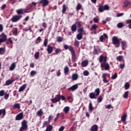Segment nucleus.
<instances>
[{
  "label": "nucleus",
  "instance_id": "1",
  "mask_svg": "<svg viewBox=\"0 0 131 131\" xmlns=\"http://www.w3.org/2000/svg\"><path fill=\"white\" fill-rule=\"evenodd\" d=\"M100 95V89L97 88L95 90L94 92H92L90 93L89 97L90 99H97V97H98Z\"/></svg>",
  "mask_w": 131,
  "mask_h": 131
},
{
  "label": "nucleus",
  "instance_id": "2",
  "mask_svg": "<svg viewBox=\"0 0 131 131\" xmlns=\"http://www.w3.org/2000/svg\"><path fill=\"white\" fill-rule=\"evenodd\" d=\"M27 121L23 120L21 122V126L19 128V131L27 130L28 129V125H27Z\"/></svg>",
  "mask_w": 131,
  "mask_h": 131
},
{
  "label": "nucleus",
  "instance_id": "3",
  "mask_svg": "<svg viewBox=\"0 0 131 131\" xmlns=\"http://www.w3.org/2000/svg\"><path fill=\"white\" fill-rule=\"evenodd\" d=\"M120 39H118L117 37L116 36H114L112 38V41L114 43L116 47V48H118L120 45Z\"/></svg>",
  "mask_w": 131,
  "mask_h": 131
},
{
  "label": "nucleus",
  "instance_id": "4",
  "mask_svg": "<svg viewBox=\"0 0 131 131\" xmlns=\"http://www.w3.org/2000/svg\"><path fill=\"white\" fill-rule=\"evenodd\" d=\"M107 76L109 78H110V74L109 73H103L102 75V81L104 82V83H107V82H109V80H107Z\"/></svg>",
  "mask_w": 131,
  "mask_h": 131
},
{
  "label": "nucleus",
  "instance_id": "5",
  "mask_svg": "<svg viewBox=\"0 0 131 131\" xmlns=\"http://www.w3.org/2000/svg\"><path fill=\"white\" fill-rule=\"evenodd\" d=\"M101 68H104V70H110V66L109 65V63L108 62H102L101 64Z\"/></svg>",
  "mask_w": 131,
  "mask_h": 131
},
{
  "label": "nucleus",
  "instance_id": "6",
  "mask_svg": "<svg viewBox=\"0 0 131 131\" xmlns=\"http://www.w3.org/2000/svg\"><path fill=\"white\" fill-rule=\"evenodd\" d=\"M21 18H22V16L20 15H15L12 17L11 21L12 22H17V21H19Z\"/></svg>",
  "mask_w": 131,
  "mask_h": 131
},
{
  "label": "nucleus",
  "instance_id": "7",
  "mask_svg": "<svg viewBox=\"0 0 131 131\" xmlns=\"http://www.w3.org/2000/svg\"><path fill=\"white\" fill-rule=\"evenodd\" d=\"M60 100H61V95L57 94L56 95V97H55L51 100V102H52V103H57V102L60 101Z\"/></svg>",
  "mask_w": 131,
  "mask_h": 131
},
{
  "label": "nucleus",
  "instance_id": "8",
  "mask_svg": "<svg viewBox=\"0 0 131 131\" xmlns=\"http://www.w3.org/2000/svg\"><path fill=\"white\" fill-rule=\"evenodd\" d=\"M100 63H105L107 62V57L103 55H100L99 57V60Z\"/></svg>",
  "mask_w": 131,
  "mask_h": 131
},
{
  "label": "nucleus",
  "instance_id": "9",
  "mask_svg": "<svg viewBox=\"0 0 131 131\" xmlns=\"http://www.w3.org/2000/svg\"><path fill=\"white\" fill-rule=\"evenodd\" d=\"M23 119V113L17 114L15 117V120H22Z\"/></svg>",
  "mask_w": 131,
  "mask_h": 131
},
{
  "label": "nucleus",
  "instance_id": "10",
  "mask_svg": "<svg viewBox=\"0 0 131 131\" xmlns=\"http://www.w3.org/2000/svg\"><path fill=\"white\" fill-rule=\"evenodd\" d=\"M39 4H42V7H46V6H48L49 4L48 0H40L39 2Z\"/></svg>",
  "mask_w": 131,
  "mask_h": 131
},
{
  "label": "nucleus",
  "instance_id": "11",
  "mask_svg": "<svg viewBox=\"0 0 131 131\" xmlns=\"http://www.w3.org/2000/svg\"><path fill=\"white\" fill-rule=\"evenodd\" d=\"M14 81H15V79H9L6 80L5 85H10V84H12Z\"/></svg>",
  "mask_w": 131,
  "mask_h": 131
},
{
  "label": "nucleus",
  "instance_id": "12",
  "mask_svg": "<svg viewBox=\"0 0 131 131\" xmlns=\"http://www.w3.org/2000/svg\"><path fill=\"white\" fill-rule=\"evenodd\" d=\"M78 89V84H76L72 86L71 87L68 88L69 91H72V92H74V91H76V90H77Z\"/></svg>",
  "mask_w": 131,
  "mask_h": 131
},
{
  "label": "nucleus",
  "instance_id": "13",
  "mask_svg": "<svg viewBox=\"0 0 131 131\" xmlns=\"http://www.w3.org/2000/svg\"><path fill=\"white\" fill-rule=\"evenodd\" d=\"M16 13L18 15H21L24 14V13H27V12L25 9H20L16 10Z\"/></svg>",
  "mask_w": 131,
  "mask_h": 131
},
{
  "label": "nucleus",
  "instance_id": "14",
  "mask_svg": "<svg viewBox=\"0 0 131 131\" xmlns=\"http://www.w3.org/2000/svg\"><path fill=\"white\" fill-rule=\"evenodd\" d=\"M71 53L72 54V61H73V62H75V61L76 60V55H75L74 50L71 51Z\"/></svg>",
  "mask_w": 131,
  "mask_h": 131
},
{
  "label": "nucleus",
  "instance_id": "15",
  "mask_svg": "<svg viewBox=\"0 0 131 131\" xmlns=\"http://www.w3.org/2000/svg\"><path fill=\"white\" fill-rule=\"evenodd\" d=\"M53 49L54 48H53V47H52L50 45H48L47 51L48 54H49V55H50V54H52V53H53Z\"/></svg>",
  "mask_w": 131,
  "mask_h": 131
},
{
  "label": "nucleus",
  "instance_id": "16",
  "mask_svg": "<svg viewBox=\"0 0 131 131\" xmlns=\"http://www.w3.org/2000/svg\"><path fill=\"white\" fill-rule=\"evenodd\" d=\"M63 48L66 50H69L70 51V52H71L72 51H73V50H74L73 47H72V46L71 45L68 46L67 45L65 44L63 46Z\"/></svg>",
  "mask_w": 131,
  "mask_h": 131
},
{
  "label": "nucleus",
  "instance_id": "17",
  "mask_svg": "<svg viewBox=\"0 0 131 131\" xmlns=\"http://www.w3.org/2000/svg\"><path fill=\"white\" fill-rule=\"evenodd\" d=\"M81 65L82 67H86L87 65H89V61L86 59L83 60Z\"/></svg>",
  "mask_w": 131,
  "mask_h": 131
},
{
  "label": "nucleus",
  "instance_id": "18",
  "mask_svg": "<svg viewBox=\"0 0 131 131\" xmlns=\"http://www.w3.org/2000/svg\"><path fill=\"white\" fill-rule=\"evenodd\" d=\"M0 39L3 42H5L6 40H7V35H5V34L2 33L1 35Z\"/></svg>",
  "mask_w": 131,
  "mask_h": 131
},
{
  "label": "nucleus",
  "instance_id": "19",
  "mask_svg": "<svg viewBox=\"0 0 131 131\" xmlns=\"http://www.w3.org/2000/svg\"><path fill=\"white\" fill-rule=\"evenodd\" d=\"M105 38H108V36L107 35V34L104 33V34H103V35H101L99 39L101 42H103V40H104V39H105Z\"/></svg>",
  "mask_w": 131,
  "mask_h": 131
},
{
  "label": "nucleus",
  "instance_id": "20",
  "mask_svg": "<svg viewBox=\"0 0 131 131\" xmlns=\"http://www.w3.org/2000/svg\"><path fill=\"white\" fill-rule=\"evenodd\" d=\"M91 131H98V125L94 124L92 125L90 128Z\"/></svg>",
  "mask_w": 131,
  "mask_h": 131
},
{
  "label": "nucleus",
  "instance_id": "21",
  "mask_svg": "<svg viewBox=\"0 0 131 131\" xmlns=\"http://www.w3.org/2000/svg\"><path fill=\"white\" fill-rule=\"evenodd\" d=\"M15 68H16V63L13 62L11 64V65L9 67V70L10 71H13V70H14V69H15Z\"/></svg>",
  "mask_w": 131,
  "mask_h": 131
},
{
  "label": "nucleus",
  "instance_id": "22",
  "mask_svg": "<svg viewBox=\"0 0 131 131\" xmlns=\"http://www.w3.org/2000/svg\"><path fill=\"white\" fill-rule=\"evenodd\" d=\"M3 115L2 118H4L6 116V108L0 110V116Z\"/></svg>",
  "mask_w": 131,
  "mask_h": 131
},
{
  "label": "nucleus",
  "instance_id": "23",
  "mask_svg": "<svg viewBox=\"0 0 131 131\" xmlns=\"http://www.w3.org/2000/svg\"><path fill=\"white\" fill-rule=\"evenodd\" d=\"M42 114H43V112H42V110L40 108L37 113V115L39 117H41L42 116Z\"/></svg>",
  "mask_w": 131,
  "mask_h": 131
},
{
  "label": "nucleus",
  "instance_id": "24",
  "mask_svg": "<svg viewBox=\"0 0 131 131\" xmlns=\"http://www.w3.org/2000/svg\"><path fill=\"white\" fill-rule=\"evenodd\" d=\"M26 89V84H24L21 86H20L18 90V92H23L24 90Z\"/></svg>",
  "mask_w": 131,
  "mask_h": 131
},
{
  "label": "nucleus",
  "instance_id": "25",
  "mask_svg": "<svg viewBox=\"0 0 131 131\" xmlns=\"http://www.w3.org/2000/svg\"><path fill=\"white\" fill-rule=\"evenodd\" d=\"M127 116V115L126 114H124L123 116H122V117L121 118V121H122L123 122H125V121H126Z\"/></svg>",
  "mask_w": 131,
  "mask_h": 131
},
{
  "label": "nucleus",
  "instance_id": "26",
  "mask_svg": "<svg viewBox=\"0 0 131 131\" xmlns=\"http://www.w3.org/2000/svg\"><path fill=\"white\" fill-rule=\"evenodd\" d=\"M70 111V107L69 106H66L63 108V111L64 113L67 114V113H68L69 111Z\"/></svg>",
  "mask_w": 131,
  "mask_h": 131
},
{
  "label": "nucleus",
  "instance_id": "27",
  "mask_svg": "<svg viewBox=\"0 0 131 131\" xmlns=\"http://www.w3.org/2000/svg\"><path fill=\"white\" fill-rule=\"evenodd\" d=\"M98 11L99 12H100V13H102V12H104V6L102 5H99L98 8Z\"/></svg>",
  "mask_w": 131,
  "mask_h": 131
},
{
  "label": "nucleus",
  "instance_id": "28",
  "mask_svg": "<svg viewBox=\"0 0 131 131\" xmlns=\"http://www.w3.org/2000/svg\"><path fill=\"white\" fill-rule=\"evenodd\" d=\"M89 111L91 113H92V111H94V107H93V104L90 103L89 105Z\"/></svg>",
  "mask_w": 131,
  "mask_h": 131
},
{
  "label": "nucleus",
  "instance_id": "29",
  "mask_svg": "<svg viewBox=\"0 0 131 131\" xmlns=\"http://www.w3.org/2000/svg\"><path fill=\"white\" fill-rule=\"evenodd\" d=\"M72 80H76L78 78V75L76 74H73L72 76Z\"/></svg>",
  "mask_w": 131,
  "mask_h": 131
},
{
  "label": "nucleus",
  "instance_id": "30",
  "mask_svg": "<svg viewBox=\"0 0 131 131\" xmlns=\"http://www.w3.org/2000/svg\"><path fill=\"white\" fill-rule=\"evenodd\" d=\"M64 73L66 75L68 73H69V68L68 66L65 67L64 68Z\"/></svg>",
  "mask_w": 131,
  "mask_h": 131
},
{
  "label": "nucleus",
  "instance_id": "31",
  "mask_svg": "<svg viewBox=\"0 0 131 131\" xmlns=\"http://www.w3.org/2000/svg\"><path fill=\"white\" fill-rule=\"evenodd\" d=\"M82 35H83V34H80V33L77 34L76 36L77 39H78V40H80V39L82 38Z\"/></svg>",
  "mask_w": 131,
  "mask_h": 131
},
{
  "label": "nucleus",
  "instance_id": "32",
  "mask_svg": "<svg viewBox=\"0 0 131 131\" xmlns=\"http://www.w3.org/2000/svg\"><path fill=\"white\" fill-rule=\"evenodd\" d=\"M77 28H76V25L74 24L71 27V30L73 31V32H75L76 31Z\"/></svg>",
  "mask_w": 131,
  "mask_h": 131
},
{
  "label": "nucleus",
  "instance_id": "33",
  "mask_svg": "<svg viewBox=\"0 0 131 131\" xmlns=\"http://www.w3.org/2000/svg\"><path fill=\"white\" fill-rule=\"evenodd\" d=\"M97 28H98V25H97L96 24H94L91 27L90 30H91V31H92V30H96V29H97Z\"/></svg>",
  "mask_w": 131,
  "mask_h": 131
},
{
  "label": "nucleus",
  "instance_id": "34",
  "mask_svg": "<svg viewBox=\"0 0 131 131\" xmlns=\"http://www.w3.org/2000/svg\"><path fill=\"white\" fill-rule=\"evenodd\" d=\"M62 52V50L59 48H56L55 51L54 55H58L59 53H61Z\"/></svg>",
  "mask_w": 131,
  "mask_h": 131
},
{
  "label": "nucleus",
  "instance_id": "35",
  "mask_svg": "<svg viewBox=\"0 0 131 131\" xmlns=\"http://www.w3.org/2000/svg\"><path fill=\"white\" fill-rule=\"evenodd\" d=\"M53 129V126L51 125H49L47 126V128L45 131H52Z\"/></svg>",
  "mask_w": 131,
  "mask_h": 131
},
{
  "label": "nucleus",
  "instance_id": "36",
  "mask_svg": "<svg viewBox=\"0 0 131 131\" xmlns=\"http://www.w3.org/2000/svg\"><path fill=\"white\" fill-rule=\"evenodd\" d=\"M126 23L127 24H129V25L128 26V28H129V29H131V19H128L126 20Z\"/></svg>",
  "mask_w": 131,
  "mask_h": 131
},
{
  "label": "nucleus",
  "instance_id": "37",
  "mask_svg": "<svg viewBox=\"0 0 131 131\" xmlns=\"http://www.w3.org/2000/svg\"><path fill=\"white\" fill-rule=\"evenodd\" d=\"M75 24L78 28H80V27H81V24L80 23V21H76Z\"/></svg>",
  "mask_w": 131,
  "mask_h": 131
},
{
  "label": "nucleus",
  "instance_id": "38",
  "mask_svg": "<svg viewBox=\"0 0 131 131\" xmlns=\"http://www.w3.org/2000/svg\"><path fill=\"white\" fill-rule=\"evenodd\" d=\"M18 33V29L15 28L12 31V33L14 35H17V33Z\"/></svg>",
  "mask_w": 131,
  "mask_h": 131
},
{
  "label": "nucleus",
  "instance_id": "39",
  "mask_svg": "<svg viewBox=\"0 0 131 131\" xmlns=\"http://www.w3.org/2000/svg\"><path fill=\"white\" fill-rule=\"evenodd\" d=\"M123 59V56L120 55L118 57H117V61H119V62H121L122 61V59Z\"/></svg>",
  "mask_w": 131,
  "mask_h": 131
},
{
  "label": "nucleus",
  "instance_id": "40",
  "mask_svg": "<svg viewBox=\"0 0 131 131\" xmlns=\"http://www.w3.org/2000/svg\"><path fill=\"white\" fill-rule=\"evenodd\" d=\"M121 45L123 50H124V48L126 47V42L125 41H123L121 42Z\"/></svg>",
  "mask_w": 131,
  "mask_h": 131
},
{
  "label": "nucleus",
  "instance_id": "41",
  "mask_svg": "<svg viewBox=\"0 0 131 131\" xmlns=\"http://www.w3.org/2000/svg\"><path fill=\"white\" fill-rule=\"evenodd\" d=\"M37 72L35 71H32L30 72V76H31V77H33V76H34V75H36Z\"/></svg>",
  "mask_w": 131,
  "mask_h": 131
},
{
  "label": "nucleus",
  "instance_id": "42",
  "mask_svg": "<svg viewBox=\"0 0 131 131\" xmlns=\"http://www.w3.org/2000/svg\"><path fill=\"white\" fill-rule=\"evenodd\" d=\"M90 72H89L88 70H85L83 72V75H84V76H88Z\"/></svg>",
  "mask_w": 131,
  "mask_h": 131
},
{
  "label": "nucleus",
  "instance_id": "43",
  "mask_svg": "<svg viewBox=\"0 0 131 131\" xmlns=\"http://www.w3.org/2000/svg\"><path fill=\"white\" fill-rule=\"evenodd\" d=\"M123 97L124 99H127V97H128V91L125 92L123 95Z\"/></svg>",
  "mask_w": 131,
  "mask_h": 131
},
{
  "label": "nucleus",
  "instance_id": "44",
  "mask_svg": "<svg viewBox=\"0 0 131 131\" xmlns=\"http://www.w3.org/2000/svg\"><path fill=\"white\" fill-rule=\"evenodd\" d=\"M34 58H35V59H36V60L37 59H38V58H39V52H37L35 53Z\"/></svg>",
  "mask_w": 131,
  "mask_h": 131
},
{
  "label": "nucleus",
  "instance_id": "45",
  "mask_svg": "<svg viewBox=\"0 0 131 131\" xmlns=\"http://www.w3.org/2000/svg\"><path fill=\"white\" fill-rule=\"evenodd\" d=\"M129 83L128 82H126L125 83V85H124V88L125 90H128V89H129Z\"/></svg>",
  "mask_w": 131,
  "mask_h": 131
},
{
  "label": "nucleus",
  "instance_id": "46",
  "mask_svg": "<svg viewBox=\"0 0 131 131\" xmlns=\"http://www.w3.org/2000/svg\"><path fill=\"white\" fill-rule=\"evenodd\" d=\"M5 52H6V49H5L4 48H0L1 55H3V54H4V53H5Z\"/></svg>",
  "mask_w": 131,
  "mask_h": 131
},
{
  "label": "nucleus",
  "instance_id": "47",
  "mask_svg": "<svg viewBox=\"0 0 131 131\" xmlns=\"http://www.w3.org/2000/svg\"><path fill=\"white\" fill-rule=\"evenodd\" d=\"M78 32L81 34H85V33H83V28H81L79 29H78Z\"/></svg>",
  "mask_w": 131,
  "mask_h": 131
},
{
  "label": "nucleus",
  "instance_id": "48",
  "mask_svg": "<svg viewBox=\"0 0 131 131\" xmlns=\"http://www.w3.org/2000/svg\"><path fill=\"white\" fill-rule=\"evenodd\" d=\"M57 41H58V42H61V41H63V38L60 36L57 37Z\"/></svg>",
  "mask_w": 131,
  "mask_h": 131
},
{
  "label": "nucleus",
  "instance_id": "49",
  "mask_svg": "<svg viewBox=\"0 0 131 131\" xmlns=\"http://www.w3.org/2000/svg\"><path fill=\"white\" fill-rule=\"evenodd\" d=\"M6 43H7V45H9V43L10 45H13V41L11 39V38L8 39Z\"/></svg>",
  "mask_w": 131,
  "mask_h": 131
},
{
  "label": "nucleus",
  "instance_id": "50",
  "mask_svg": "<svg viewBox=\"0 0 131 131\" xmlns=\"http://www.w3.org/2000/svg\"><path fill=\"white\" fill-rule=\"evenodd\" d=\"M81 9V5L80 3H78L76 6L77 11H79Z\"/></svg>",
  "mask_w": 131,
  "mask_h": 131
},
{
  "label": "nucleus",
  "instance_id": "51",
  "mask_svg": "<svg viewBox=\"0 0 131 131\" xmlns=\"http://www.w3.org/2000/svg\"><path fill=\"white\" fill-rule=\"evenodd\" d=\"M103 100V99H102V96H99L97 98V103H101V101Z\"/></svg>",
  "mask_w": 131,
  "mask_h": 131
},
{
  "label": "nucleus",
  "instance_id": "52",
  "mask_svg": "<svg viewBox=\"0 0 131 131\" xmlns=\"http://www.w3.org/2000/svg\"><path fill=\"white\" fill-rule=\"evenodd\" d=\"M74 46H75V47H79V41L76 40L74 42Z\"/></svg>",
  "mask_w": 131,
  "mask_h": 131
},
{
  "label": "nucleus",
  "instance_id": "53",
  "mask_svg": "<svg viewBox=\"0 0 131 131\" xmlns=\"http://www.w3.org/2000/svg\"><path fill=\"white\" fill-rule=\"evenodd\" d=\"M14 108H17V109H19L20 108V104L19 103H16L13 105Z\"/></svg>",
  "mask_w": 131,
  "mask_h": 131
},
{
  "label": "nucleus",
  "instance_id": "54",
  "mask_svg": "<svg viewBox=\"0 0 131 131\" xmlns=\"http://www.w3.org/2000/svg\"><path fill=\"white\" fill-rule=\"evenodd\" d=\"M67 9V7H66V5H63L62 6V13H65V12H66Z\"/></svg>",
  "mask_w": 131,
  "mask_h": 131
},
{
  "label": "nucleus",
  "instance_id": "55",
  "mask_svg": "<svg viewBox=\"0 0 131 131\" xmlns=\"http://www.w3.org/2000/svg\"><path fill=\"white\" fill-rule=\"evenodd\" d=\"M123 23H119L117 24V27L118 28H121V27H123Z\"/></svg>",
  "mask_w": 131,
  "mask_h": 131
},
{
  "label": "nucleus",
  "instance_id": "56",
  "mask_svg": "<svg viewBox=\"0 0 131 131\" xmlns=\"http://www.w3.org/2000/svg\"><path fill=\"white\" fill-rule=\"evenodd\" d=\"M117 78V73H115L114 75L112 76V79H116Z\"/></svg>",
  "mask_w": 131,
  "mask_h": 131
},
{
  "label": "nucleus",
  "instance_id": "57",
  "mask_svg": "<svg viewBox=\"0 0 131 131\" xmlns=\"http://www.w3.org/2000/svg\"><path fill=\"white\" fill-rule=\"evenodd\" d=\"M5 95V91L1 90L0 91V97H3Z\"/></svg>",
  "mask_w": 131,
  "mask_h": 131
},
{
  "label": "nucleus",
  "instance_id": "58",
  "mask_svg": "<svg viewBox=\"0 0 131 131\" xmlns=\"http://www.w3.org/2000/svg\"><path fill=\"white\" fill-rule=\"evenodd\" d=\"M43 45L45 47H47L48 46V39H45L43 42Z\"/></svg>",
  "mask_w": 131,
  "mask_h": 131
},
{
  "label": "nucleus",
  "instance_id": "59",
  "mask_svg": "<svg viewBox=\"0 0 131 131\" xmlns=\"http://www.w3.org/2000/svg\"><path fill=\"white\" fill-rule=\"evenodd\" d=\"M124 7H127L129 5V2L125 1L124 3Z\"/></svg>",
  "mask_w": 131,
  "mask_h": 131
},
{
  "label": "nucleus",
  "instance_id": "60",
  "mask_svg": "<svg viewBox=\"0 0 131 131\" xmlns=\"http://www.w3.org/2000/svg\"><path fill=\"white\" fill-rule=\"evenodd\" d=\"M103 9L104 11H106V10H109V6L108 5H104L103 6Z\"/></svg>",
  "mask_w": 131,
  "mask_h": 131
},
{
  "label": "nucleus",
  "instance_id": "61",
  "mask_svg": "<svg viewBox=\"0 0 131 131\" xmlns=\"http://www.w3.org/2000/svg\"><path fill=\"white\" fill-rule=\"evenodd\" d=\"M4 99L5 100H8V99H9V94H6L4 95Z\"/></svg>",
  "mask_w": 131,
  "mask_h": 131
},
{
  "label": "nucleus",
  "instance_id": "62",
  "mask_svg": "<svg viewBox=\"0 0 131 131\" xmlns=\"http://www.w3.org/2000/svg\"><path fill=\"white\" fill-rule=\"evenodd\" d=\"M60 75H61V72H60V70H59L58 71V72L56 73V76L59 77V76H60Z\"/></svg>",
  "mask_w": 131,
  "mask_h": 131
},
{
  "label": "nucleus",
  "instance_id": "63",
  "mask_svg": "<svg viewBox=\"0 0 131 131\" xmlns=\"http://www.w3.org/2000/svg\"><path fill=\"white\" fill-rule=\"evenodd\" d=\"M65 128V127H64L63 126H61L58 131H63L64 129Z\"/></svg>",
  "mask_w": 131,
  "mask_h": 131
},
{
  "label": "nucleus",
  "instance_id": "64",
  "mask_svg": "<svg viewBox=\"0 0 131 131\" xmlns=\"http://www.w3.org/2000/svg\"><path fill=\"white\" fill-rule=\"evenodd\" d=\"M93 21L95 23H98V22H99V19L97 18H93Z\"/></svg>",
  "mask_w": 131,
  "mask_h": 131
}]
</instances>
